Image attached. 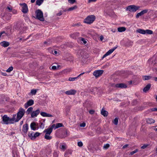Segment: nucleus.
Segmentation results:
<instances>
[{
  "label": "nucleus",
  "mask_w": 157,
  "mask_h": 157,
  "mask_svg": "<svg viewBox=\"0 0 157 157\" xmlns=\"http://www.w3.org/2000/svg\"><path fill=\"white\" fill-rule=\"evenodd\" d=\"M35 13H36V18L42 21H44V18L43 17V13L41 10H37L35 11Z\"/></svg>",
  "instance_id": "nucleus-1"
},
{
  "label": "nucleus",
  "mask_w": 157,
  "mask_h": 157,
  "mask_svg": "<svg viewBox=\"0 0 157 157\" xmlns=\"http://www.w3.org/2000/svg\"><path fill=\"white\" fill-rule=\"evenodd\" d=\"M95 19V17L94 15H89L84 19V22L88 24H90L93 23Z\"/></svg>",
  "instance_id": "nucleus-2"
},
{
  "label": "nucleus",
  "mask_w": 157,
  "mask_h": 157,
  "mask_svg": "<svg viewBox=\"0 0 157 157\" xmlns=\"http://www.w3.org/2000/svg\"><path fill=\"white\" fill-rule=\"evenodd\" d=\"M140 8L139 6L134 5H130L128 6L126 9V10H128L130 12H135Z\"/></svg>",
  "instance_id": "nucleus-3"
},
{
  "label": "nucleus",
  "mask_w": 157,
  "mask_h": 157,
  "mask_svg": "<svg viewBox=\"0 0 157 157\" xmlns=\"http://www.w3.org/2000/svg\"><path fill=\"white\" fill-rule=\"evenodd\" d=\"M25 113V110L23 109H20L17 113V117H18V119L20 120L24 115Z\"/></svg>",
  "instance_id": "nucleus-4"
},
{
  "label": "nucleus",
  "mask_w": 157,
  "mask_h": 157,
  "mask_svg": "<svg viewBox=\"0 0 157 157\" xmlns=\"http://www.w3.org/2000/svg\"><path fill=\"white\" fill-rule=\"evenodd\" d=\"M2 121L3 124H10V118L8 117L6 115H4L2 117Z\"/></svg>",
  "instance_id": "nucleus-5"
},
{
  "label": "nucleus",
  "mask_w": 157,
  "mask_h": 157,
  "mask_svg": "<svg viewBox=\"0 0 157 157\" xmlns=\"http://www.w3.org/2000/svg\"><path fill=\"white\" fill-rule=\"evenodd\" d=\"M148 61L153 65L157 63V54L154 55L151 58L149 59Z\"/></svg>",
  "instance_id": "nucleus-6"
},
{
  "label": "nucleus",
  "mask_w": 157,
  "mask_h": 157,
  "mask_svg": "<svg viewBox=\"0 0 157 157\" xmlns=\"http://www.w3.org/2000/svg\"><path fill=\"white\" fill-rule=\"evenodd\" d=\"M10 124H13L14 122H17L20 120L18 119V117H17L16 114H13V117L12 118H10Z\"/></svg>",
  "instance_id": "nucleus-7"
},
{
  "label": "nucleus",
  "mask_w": 157,
  "mask_h": 157,
  "mask_svg": "<svg viewBox=\"0 0 157 157\" xmlns=\"http://www.w3.org/2000/svg\"><path fill=\"white\" fill-rule=\"evenodd\" d=\"M104 71L101 70H97L94 71L93 75L96 78H97L101 76L103 72Z\"/></svg>",
  "instance_id": "nucleus-8"
},
{
  "label": "nucleus",
  "mask_w": 157,
  "mask_h": 157,
  "mask_svg": "<svg viewBox=\"0 0 157 157\" xmlns=\"http://www.w3.org/2000/svg\"><path fill=\"white\" fill-rule=\"evenodd\" d=\"M55 127V124H52L51 127L47 129H45L44 131V132H46L47 134L50 135L52 131L53 128Z\"/></svg>",
  "instance_id": "nucleus-9"
},
{
  "label": "nucleus",
  "mask_w": 157,
  "mask_h": 157,
  "mask_svg": "<svg viewBox=\"0 0 157 157\" xmlns=\"http://www.w3.org/2000/svg\"><path fill=\"white\" fill-rule=\"evenodd\" d=\"M117 46L116 47H113V48L109 50L105 54H104L102 58V59H103L105 57L109 55L112 53L117 48Z\"/></svg>",
  "instance_id": "nucleus-10"
},
{
  "label": "nucleus",
  "mask_w": 157,
  "mask_h": 157,
  "mask_svg": "<svg viewBox=\"0 0 157 157\" xmlns=\"http://www.w3.org/2000/svg\"><path fill=\"white\" fill-rule=\"evenodd\" d=\"M21 5H22V9L21 11L22 12L24 13H27L28 12V8L27 5L25 3H23L22 4H21Z\"/></svg>",
  "instance_id": "nucleus-11"
},
{
  "label": "nucleus",
  "mask_w": 157,
  "mask_h": 157,
  "mask_svg": "<svg viewBox=\"0 0 157 157\" xmlns=\"http://www.w3.org/2000/svg\"><path fill=\"white\" fill-rule=\"evenodd\" d=\"M92 103L90 101L87 100L86 101L83 103V106L84 107L89 108L91 107L92 105Z\"/></svg>",
  "instance_id": "nucleus-12"
},
{
  "label": "nucleus",
  "mask_w": 157,
  "mask_h": 157,
  "mask_svg": "<svg viewBox=\"0 0 157 157\" xmlns=\"http://www.w3.org/2000/svg\"><path fill=\"white\" fill-rule=\"evenodd\" d=\"M40 112L39 109H37L36 111H32L31 113V117L32 118H34L36 117Z\"/></svg>",
  "instance_id": "nucleus-13"
},
{
  "label": "nucleus",
  "mask_w": 157,
  "mask_h": 157,
  "mask_svg": "<svg viewBox=\"0 0 157 157\" xmlns=\"http://www.w3.org/2000/svg\"><path fill=\"white\" fill-rule=\"evenodd\" d=\"M77 92L76 90L74 89H71L66 91L65 92V93L68 95H72L75 94Z\"/></svg>",
  "instance_id": "nucleus-14"
},
{
  "label": "nucleus",
  "mask_w": 157,
  "mask_h": 157,
  "mask_svg": "<svg viewBox=\"0 0 157 157\" xmlns=\"http://www.w3.org/2000/svg\"><path fill=\"white\" fill-rule=\"evenodd\" d=\"M115 86L117 88H125L127 87V86L123 83L117 84L115 85Z\"/></svg>",
  "instance_id": "nucleus-15"
},
{
  "label": "nucleus",
  "mask_w": 157,
  "mask_h": 157,
  "mask_svg": "<svg viewBox=\"0 0 157 157\" xmlns=\"http://www.w3.org/2000/svg\"><path fill=\"white\" fill-rule=\"evenodd\" d=\"M34 103V101L32 100H30L24 105L25 108H27L29 106L32 105Z\"/></svg>",
  "instance_id": "nucleus-16"
},
{
  "label": "nucleus",
  "mask_w": 157,
  "mask_h": 157,
  "mask_svg": "<svg viewBox=\"0 0 157 157\" xmlns=\"http://www.w3.org/2000/svg\"><path fill=\"white\" fill-rule=\"evenodd\" d=\"M28 130V125L27 123L25 124L23 126L22 130L23 132L26 134Z\"/></svg>",
  "instance_id": "nucleus-17"
},
{
  "label": "nucleus",
  "mask_w": 157,
  "mask_h": 157,
  "mask_svg": "<svg viewBox=\"0 0 157 157\" xmlns=\"http://www.w3.org/2000/svg\"><path fill=\"white\" fill-rule=\"evenodd\" d=\"M40 114L41 116L44 117H53L52 115L43 112H41Z\"/></svg>",
  "instance_id": "nucleus-18"
},
{
  "label": "nucleus",
  "mask_w": 157,
  "mask_h": 157,
  "mask_svg": "<svg viewBox=\"0 0 157 157\" xmlns=\"http://www.w3.org/2000/svg\"><path fill=\"white\" fill-rule=\"evenodd\" d=\"M101 114L104 117H107L108 113V112L105 110L104 109H102L101 112Z\"/></svg>",
  "instance_id": "nucleus-19"
},
{
  "label": "nucleus",
  "mask_w": 157,
  "mask_h": 157,
  "mask_svg": "<svg viewBox=\"0 0 157 157\" xmlns=\"http://www.w3.org/2000/svg\"><path fill=\"white\" fill-rule=\"evenodd\" d=\"M151 87V84L150 83L147 85L143 89V91L144 92H146L150 89Z\"/></svg>",
  "instance_id": "nucleus-20"
},
{
  "label": "nucleus",
  "mask_w": 157,
  "mask_h": 157,
  "mask_svg": "<svg viewBox=\"0 0 157 157\" xmlns=\"http://www.w3.org/2000/svg\"><path fill=\"white\" fill-rule=\"evenodd\" d=\"M0 44L2 46H3L4 47H8L10 44L9 42L6 41H3Z\"/></svg>",
  "instance_id": "nucleus-21"
},
{
  "label": "nucleus",
  "mask_w": 157,
  "mask_h": 157,
  "mask_svg": "<svg viewBox=\"0 0 157 157\" xmlns=\"http://www.w3.org/2000/svg\"><path fill=\"white\" fill-rule=\"evenodd\" d=\"M78 53L79 57H84V54L85 52L82 49L79 50L78 51Z\"/></svg>",
  "instance_id": "nucleus-22"
},
{
  "label": "nucleus",
  "mask_w": 157,
  "mask_h": 157,
  "mask_svg": "<svg viewBox=\"0 0 157 157\" xmlns=\"http://www.w3.org/2000/svg\"><path fill=\"white\" fill-rule=\"evenodd\" d=\"M38 90V89H32L31 91V92L29 93V95H35L37 92V90Z\"/></svg>",
  "instance_id": "nucleus-23"
},
{
  "label": "nucleus",
  "mask_w": 157,
  "mask_h": 157,
  "mask_svg": "<svg viewBox=\"0 0 157 157\" xmlns=\"http://www.w3.org/2000/svg\"><path fill=\"white\" fill-rule=\"evenodd\" d=\"M147 122L149 124H151L155 122V120L151 118H148L147 120Z\"/></svg>",
  "instance_id": "nucleus-24"
},
{
  "label": "nucleus",
  "mask_w": 157,
  "mask_h": 157,
  "mask_svg": "<svg viewBox=\"0 0 157 157\" xmlns=\"http://www.w3.org/2000/svg\"><path fill=\"white\" fill-rule=\"evenodd\" d=\"M63 125L62 123H57V124H56V125L55 124V127L54 128H55L54 129H55L58 128H60V127H63Z\"/></svg>",
  "instance_id": "nucleus-25"
},
{
  "label": "nucleus",
  "mask_w": 157,
  "mask_h": 157,
  "mask_svg": "<svg viewBox=\"0 0 157 157\" xmlns=\"http://www.w3.org/2000/svg\"><path fill=\"white\" fill-rule=\"evenodd\" d=\"M36 126L35 123L33 122L32 123L30 124V127L31 129L33 130H35L36 129V128L35 127Z\"/></svg>",
  "instance_id": "nucleus-26"
},
{
  "label": "nucleus",
  "mask_w": 157,
  "mask_h": 157,
  "mask_svg": "<svg viewBox=\"0 0 157 157\" xmlns=\"http://www.w3.org/2000/svg\"><path fill=\"white\" fill-rule=\"evenodd\" d=\"M145 30L142 29H138L137 30V32L140 33L144 34H145Z\"/></svg>",
  "instance_id": "nucleus-27"
},
{
  "label": "nucleus",
  "mask_w": 157,
  "mask_h": 157,
  "mask_svg": "<svg viewBox=\"0 0 157 157\" xmlns=\"http://www.w3.org/2000/svg\"><path fill=\"white\" fill-rule=\"evenodd\" d=\"M79 34L77 32L73 34L70 35V36L73 38H75L76 36H78L79 35Z\"/></svg>",
  "instance_id": "nucleus-28"
},
{
  "label": "nucleus",
  "mask_w": 157,
  "mask_h": 157,
  "mask_svg": "<svg viewBox=\"0 0 157 157\" xmlns=\"http://www.w3.org/2000/svg\"><path fill=\"white\" fill-rule=\"evenodd\" d=\"M34 134V133L33 132H29L28 134L29 136L31 138L32 140L34 139L33 137V135Z\"/></svg>",
  "instance_id": "nucleus-29"
},
{
  "label": "nucleus",
  "mask_w": 157,
  "mask_h": 157,
  "mask_svg": "<svg viewBox=\"0 0 157 157\" xmlns=\"http://www.w3.org/2000/svg\"><path fill=\"white\" fill-rule=\"evenodd\" d=\"M50 135L47 134L45 133L44 138L45 139L48 140H50L52 139V137L50 136Z\"/></svg>",
  "instance_id": "nucleus-30"
},
{
  "label": "nucleus",
  "mask_w": 157,
  "mask_h": 157,
  "mask_svg": "<svg viewBox=\"0 0 157 157\" xmlns=\"http://www.w3.org/2000/svg\"><path fill=\"white\" fill-rule=\"evenodd\" d=\"M125 30L126 28L124 27H120L118 28V31L120 32L124 31Z\"/></svg>",
  "instance_id": "nucleus-31"
},
{
  "label": "nucleus",
  "mask_w": 157,
  "mask_h": 157,
  "mask_svg": "<svg viewBox=\"0 0 157 157\" xmlns=\"http://www.w3.org/2000/svg\"><path fill=\"white\" fill-rule=\"evenodd\" d=\"M151 78V77L150 76H144L143 77V80H146L150 79Z\"/></svg>",
  "instance_id": "nucleus-32"
},
{
  "label": "nucleus",
  "mask_w": 157,
  "mask_h": 157,
  "mask_svg": "<svg viewBox=\"0 0 157 157\" xmlns=\"http://www.w3.org/2000/svg\"><path fill=\"white\" fill-rule=\"evenodd\" d=\"M77 6L76 5H75L69 8L68 10V11H71L74 10L76 9L77 8Z\"/></svg>",
  "instance_id": "nucleus-33"
},
{
  "label": "nucleus",
  "mask_w": 157,
  "mask_h": 157,
  "mask_svg": "<svg viewBox=\"0 0 157 157\" xmlns=\"http://www.w3.org/2000/svg\"><path fill=\"white\" fill-rule=\"evenodd\" d=\"M44 0H36V4L40 6L43 2Z\"/></svg>",
  "instance_id": "nucleus-34"
},
{
  "label": "nucleus",
  "mask_w": 157,
  "mask_h": 157,
  "mask_svg": "<svg viewBox=\"0 0 157 157\" xmlns=\"http://www.w3.org/2000/svg\"><path fill=\"white\" fill-rule=\"evenodd\" d=\"M66 145L65 143H60V149L63 150H64L66 149L65 147Z\"/></svg>",
  "instance_id": "nucleus-35"
},
{
  "label": "nucleus",
  "mask_w": 157,
  "mask_h": 157,
  "mask_svg": "<svg viewBox=\"0 0 157 157\" xmlns=\"http://www.w3.org/2000/svg\"><path fill=\"white\" fill-rule=\"evenodd\" d=\"M145 34L146 33L148 34H152L153 33V31L151 30L147 29L145 30Z\"/></svg>",
  "instance_id": "nucleus-36"
},
{
  "label": "nucleus",
  "mask_w": 157,
  "mask_h": 157,
  "mask_svg": "<svg viewBox=\"0 0 157 157\" xmlns=\"http://www.w3.org/2000/svg\"><path fill=\"white\" fill-rule=\"evenodd\" d=\"M51 43V41L50 40H47L46 41L44 42V44H45L48 45Z\"/></svg>",
  "instance_id": "nucleus-37"
},
{
  "label": "nucleus",
  "mask_w": 157,
  "mask_h": 157,
  "mask_svg": "<svg viewBox=\"0 0 157 157\" xmlns=\"http://www.w3.org/2000/svg\"><path fill=\"white\" fill-rule=\"evenodd\" d=\"M113 123L116 125L118 123V119L116 118L113 121Z\"/></svg>",
  "instance_id": "nucleus-38"
},
{
  "label": "nucleus",
  "mask_w": 157,
  "mask_h": 157,
  "mask_svg": "<svg viewBox=\"0 0 157 157\" xmlns=\"http://www.w3.org/2000/svg\"><path fill=\"white\" fill-rule=\"evenodd\" d=\"M13 69V67L12 66L9 67L6 70V71L8 72H10Z\"/></svg>",
  "instance_id": "nucleus-39"
},
{
  "label": "nucleus",
  "mask_w": 157,
  "mask_h": 157,
  "mask_svg": "<svg viewBox=\"0 0 157 157\" xmlns=\"http://www.w3.org/2000/svg\"><path fill=\"white\" fill-rule=\"evenodd\" d=\"M40 135V133L38 132H36L33 135V137L35 139L36 137L39 136Z\"/></svg>",
  "instance_id": "nucleus-40"
},
{
  "label": "nucleus",
  "mask_w": 157,
  "mask_h": 157,
  "mask_svg": "<svg viewBox=\"0 0 157 157\" xmlns=\"http://www.w3.org/2000/svg\"><path fill=\"white\" fill-rule=\"evenodd\" d=\"M109 144H105L103 146V148L104 149H107L109 148Z\"/></svg>",
  "instance_id": "nucleus-41"
},
{
  "label": "nucleus",
  "mask_w": 157,
  "mask_h": 157,
  "mask_svg": "<svg viewBox=\"0 0 157 157\" xmlns=\"http://www.w3.org/2000/svg\"><path fill=\"white\" fill-rule=\"evenodd\" d=\"M69 3L71 4H73L76 2V0H68Z\"/></svg>",
  "instance_id": "nucleus-42"
},
{
  "label": "nucleus",
  "mask_w": 157,
  "mask_h": 157,
  "mask_svg": "<svg viewBox=\"0 0 157 157\" xmlns=\"http://www.w3.org/2000/svg\"><path fill=\"white\" fill-rule=\"evenodd\" d=\"M28 109L26 111V113L27 114H29L30 113H32V109Z\"/></svg>",
  "instance_id": "nucleus-43"
},
{
  "label": "nucleus",
  "mask_w": 157,
  "mask_h": 157,
  "mask_svg": "<svg viewBox=\"0 0 157 157\" xmlns=\"http://www.w3.org/2000/svg\"><path fill=\"white\" fill-rule=\"evenodd\" d=\"M148 10L147 9H145L143 10L142 11H141V12L142 13V14L143 15L144 14L147 13L148 11Z\"/></svg>",
  "instance_id": "nucleus-44"
},
{
  "label": "nucleus",
  "mask_w": 157,
  "mask_h": 157,
  "mask_svg": "<svg viewBox=\"0 0 157 157\" xmlns=\"http://www.w3.org/2000/svg\"><path fill=\"white\" fill-rule=\"evenodd\" d=\"M78 78V77H77L75 78L70 77L69 78L68 80L70 81H74L76 79Z\"/></svg>",
  "instance_id": "nucleus-45"
},
{
  "label": "nucleus",
  "mask_w": 157,
  "mask_h": 157,
  "mask_svg": "<svg viewBox=\"0 0 157 157\" xmlns=\"http://www.w3.org/2000/svg\"><path fill=\"white\" fill-rule=\"evenodd\" d=\"M58 154L56 151H54L53 153V157H58Z\"/></svg>",
  "instance_id": "nucleus-46"
},
{
  "label": "nucleus",
  "mask_w": 157,
  "mask_h": 157,
  "mask_svg": "<svg viewBox=\"0 0 157 157\" xmlns=\"http://www.w3.org/2000/svg\"><path fill=\"white\" fill-rule=\"evenodd\" d=\"M143 14H142V13H141V12H140V13H137L136 15V17L137 18H138L140 16H141Z\"/></svg>",
  "instance_id": "nucleus-47"
},
{
  "label": "nucleus",
  "mask_w": 157,
  "mask_h": 157,
  "mask_svg": "<svg viewBox=\"0 0 157 157\" xmlns=\"http://www.w3.org/2000/svg\"><path fill=\"white\" fill-rule=\"evenodd\" d=\"M138 151V150L137 149H136L135 150L133 151H131L130 153V154L131 155H133L134 154L136 153Z\"/></svg>",
  "instance_id": "nucleus-48"
},
{
  "label": "nucleus",
  "mask_w": 157,
  "mask_h": 157,
  "mask_svg": "<svg viewBox=\"0 0 157 157\" xmlns=\"http://www.w3.org/2000/svg\"><path fill=\"white\" fill-rule=\"evenodd\" d=\"M78 145L79 147H81L83 145V144L81 141L78 142Z\"/></svg>",
  "instance_id": "nucleus-49"
},
{
  "label": "nucleus",
  "mask_w": 157,
  "mask_h": 157,
  "mask_svg": "<svg viewBox=\"0 0 157 157\" xmlns=\"http://www.w3.org/2000/svg\"><path fill=\"white\" fill-rule=\"evenodd\" d=\"M86 126V123L84 122H83L82 123L80 124V126L82 127H84Z\"/></svg>",
  "instance_id": "nucleus-50"
},
{
  "label": "nucleus",
  "mask_w": 157,
  "mask_h": 157,
  "mask_svg": "<svg viewBox=\"0 0 157 157\" xmlns=\"http://www.w3.org/2000/svg\"><path fill=\"white\" fill-rule=\"evenodd\" d=\"M44 123L41 122L40 125V128H44Z\"/></svg>",
  "instance_id": "nucleus-51"
},
{
  "label": "nucleus",
  "mask_w": 157,
  "mask_h": 157,
  "mask_svg": "<svg viewBox=\"0 0 157 157\" xmlns=\"http://www.w3.org/2000/svg\"><path fill=\"white\" fill-rule=\"evenodd\" d=\"M62 14V11L60 10L59 13H57L56 15L57 16H60Z\"/></svg>",
  "instance_id": "nucleus-52"
},
{
  "label": "nucleus",
  "mask_w": 157,
  "mask_h": 157,
  "mask_svg": "<svg viewBox=\"0 0 157 157\" xmlns=\"http://www.w3.org/2000/svg\"><path fill=\"white\" fill-rule=\"evenodd\" d=\"M94 110H90L89 111V113L91 114H93L94 113Z\"/></svg>",
  "instance_id": "nucleus-53"
},
{
  "label": "nucleus",
  "mask_w": 157,
  "mask_h": 157,
  "mask_svg": "<svg viewBox=\"0 0 157 157\" xmlns=\"http://www.w3.org/2000/svg\"><path fill=\"white\" fill-rule=\"evenodd\" d=\"M81 41L85 44H86L87 43L86 41L83 38H82Z\"/></svg>",
  "instance_id": "nucleus-54"
},
{
  "label": "nucleus",
  "mask_w": 157,
  "mask_h": 157,
  "mask_svg": "<svg viewBox=\"0 0 157 157\" xmlns=\"http://www.w3.org/2000/svg\"><path fill=\"white\" fill-rule=\"evenodd\" d=\"M137 103V101L136 100H134L133 101V105H136Z\"/></svg>",
  "instance_id": "nucleus-55"
},
{
  "label": "nucleus",
  "mask_w": 157,
  "mask_h": 157,
  "mask_svg": "<svg viewBox=\"0 0 157 157\" xmlns=\"http://www.w3.org/2000/svg\"><path fill=\"white\" fill-rule=\"evenodd\" d=\"M147 146V145H146L145 144H144V145H143V146H142L141 147V149H145V148H146Z\"/></svg>",
  "instance_id": "nucleus-56"
},
{
  "label": "nucleus",
  "mask_w": 157,
  "mask_h": 157,
  "mask_svg": "<svg viewBox=\"0 0 157 157\" xmlns=\"http://www.w3.org/2000/svg\"><path fill=\"white\" fill-rule=\"evenodd\" d=\"M6 8L9 10V12H11L12 10V8H10L9 6H7Z\"/></svg>",
  "instance_id": "nucleus-57"
},
{
  "label": "nucleus",
  "mask_w": 157,
  "mask_h": 157,
  "mask_svg": "<svg viewBox=\"0 0 157 157\" xmlns=\"http://www.w3.org/2000/svg\"><path fill=\"white\" fill-rule=\"evenodd\" d=\"M56 66H53L52 67V69L53 70H55L56 69Z\"/></svg>",
  "instance_id": "nucleus-58"
},
{
  "label": "nucleus",
  "mask_w": 157,
  "mask_h": 157,
  "mask_svg": "<svg viewBox=\"0 0 157 157\" xmlns=\"http://www.w3.org/2000/svg\"><path fill=\"white\" fill-rule=\"evenodd\" d=\"M3 34H6V33H5L4 31H3L0 33V38L1 37L2 35Z\"/></svg>",
  "instance_id": "nucleus-59"
},
{
  "label": "nucleus",
  "mask_w": 157,
  "mask_h": 157,
  "mask_svg": "<svg viewBox=\"0 0 157 157\" xmlns=\"http://www.w3.org/2000/svg\"><path fill=\"white\" fill-rule=\"evenodd\" d=\"M97 0H88V2L90 3L91 2H95Z\"/></svg>",
  "instance_id": "nucleus-60"
},
{
  "label": "nucleus",
  "mask_w": 157,
  "mask_h": 157,
  "mask_svg": "<svg viewBox=\"0 0 157 157\" xmlns=\"http://www.w3.org/2000/svg\"><path fill=\"white\" fill-rule=\"evenodd\" d=\"M151 111H157V109H151Z\"/></svg>",
  "instance_id": "nucleus-61"
},
{
  "label": "nucleus",
  "mask_w": 157,
  "mask_h": 157,
  "mask_svg": "<svg viewBox=\"0 0 157 157\" xmlns=\"http://www.w3.org/2000/svg\"><path fill=\"white\" fill-rule=\"evenodd\" d=\"M80 23H77L75 24L73 26H79L80 25Z\"/></svg>",
  "instance_id": "nucleus-62"
},
{
  "label": "nucleus",
  "mask_w": 157,
  "mask_h": 157,
  "mask_svg": "<svg viewBox=\"0 0 157 157\" xmlns=\"http://www.w3.org/2000/svg\"><path fill=\"white\" fill-rule=\"evenodd\" d=\"M100 38L101 41H102L103 39V37L102 36H100Z\"/></svg>",
  "instance_id": "nucleus-63"
},
{
  "label": "nucleus",
  "mask_w": 157,
  "mask_h": 157,
  "mask_svg": "<svg viewBox=\"0 0 157 157\" xmlns=\"http://www.w3.org/2000/svg\"><path fill=\"white\" fill-rule=\"evenodd\" d=\"M2 75H3V76H6L7 75V74L6 73H4V72H2Z\"/></svg>",
  "instance_id": "nucleus-64"
}]
</instances>
